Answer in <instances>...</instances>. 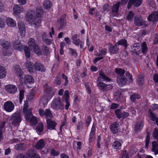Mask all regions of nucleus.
<instances>
[{
    "label": "nucleus",
    "instance_id": "obj_35",
    "mask_svg": "<svg viewBox=\"0 0 158 158\" xmlns=\"http://www.w3.org/2000/svg\"><path fill=\"white\" fill-rule=\"evenodd\" d=\"M139 95L137 94H132L130 96V100L132 102H134L136 99H139L141 98Z\"/></svg>",
    "mask_w": 158,
    "mask_h": 158
},
{
    "label": "nucleus",
    "instance_id": "obj_14",
    "mask_svg": "<svg viewBox=\"0 0 158 158\" xmlns=\"http://www.w3.org/2000/svg\"><path fill=\"white\" fill-rule=\"evenodd\" d=\"M13 12L16 15H19L20 13L24 11L23 7L19 5L15 4L13 7Z\"/></svg>",
    "mask_w": 158,
    "mask_h": 158
},
{
    "label": "nucleus",
    "instance_id": "obj_58",
    "mask_svg": "<svg viewBox=\"0 0 158 158\" xmlns=\"http://www.w3.org/2000/svg\"><path fill=\"white\" fill-rule=\"evenodd\" d=\"M54 81L56 83L57 85H60L61 84V79L58 76H57L54 79Z\"/></svg>",
    "mask_w": 158,
    "mask_h": 158
},
{
    "label": "nucleus",
    "instance_id": "obj_54",
    "mask_svg": "<svg viewBox=\"0 0 158 158\" xmlns=\"http://www.w3.org/2000/svg\"><path fill=\"white\" fill-rule=\"evenodd\" d=\"M69 52L72 56L75 57L77 56V53L75 50L71 48H69Z\"/></svg>",
    "mask_w": 158,
    "mask_h": 158
},
{
    "label": "nucleus",
    "instance_id": "obj_62",
    "mask_svg": "<svg viewBox=\"0 0 158 158\" xmlns=\"http://www.w3.org/2000/svg\"><path fill=\"white\" fill-rule=\"evenodd\" d=\"M150 136L149 134L148 133L146 136V143H145V147L146 148L148 147V146L149 143Z\"/></svg>",
    "mask_w": 158,
    "mask_h": 158
},
{
    "label": "nucleus",
    "instance_id": "obj_48",
    "mask_svg": "<svg viewBox=\"0 0 158 158\" xmlns=\"http://www.w3.org/2000/svg\"><path fill=\"white\" fill-rule=\"evenodd\" d=\"M134 15V12L132 11H130L127 17V19L129 21L132 20Z\"/></svg>",
    "mask_w": 158,
    "mask_h": 158
},
{
    "label": "nucleus",
    "instance_id": "obj_3",
    "mask_svg": "<svg viewBox=\"0 0 158 158\" xmlns=\"http://www.w3.org/2000/svg\"><path fill=\"white\" fill-rule=\"evenodd\" d=\"M51 107L53 109L56 110L64 109V105L61 101L60 97L56 98L53 100L51 103Z\"/></svg>",
    "mask_w": 158,
    "mask_h": 158
},
{
    "label": "nucleus",
    "instance_id": "obj_32",
    "mask_svg": "<svg viewBox=\"0 0 158 158\" xmlns=\"http://www.w3.org/2000/svg\"><path fill=\"white\" fill-rule=\"evenodd\" d=\"M110 52L113 54L116 53L118 51V48L116 45L114 46L111 44L109 48Z\"/></svg>",
    "mask_w": 158,
    "mask_h": 158
},
{
    "label": "nucleus",
    "instance_id": "obj_27",
    "mask_svg": "<svg viewBox=\"0 0 158 158\" xmlns=\"http://www.w3.org/2000/svg\"><path fill=\"white\" fill-rule=\"evenodd\" d=\"M121 144L118 141L114 142L112 144V147L114 150L116 151L121 149Z\"/></svg>",
    "mask_w": 158,
    "mask_h": 158
},
{
    "label": "nucleus",
    "instance_id": "obj_24",
    "mask_svg": "<svg viewBox=\"0 0 158 158\" xmlns=\"http://www.w3.org/2000/svg\"><path fill=\"white\" fill-rule=\"evenodd\" d=\"M7 25L9 27H14L16 26V23L13 19L11 18H7L6 20Z\"/></svg>",
    "mask_w": 158,
    "mask_h": 158
},
{
    "label": "nucleus",
    "instance_id": "obj_55",
    "mask_svg": "<svg viewBox=\"0 0 158 158\" xmlns=\"http://www.w3.org/2000/svg\"><path fill=\"white\" fill-rule=\"evenodd\" d=\"M24 91L23 89H21L19 93V102H22V100L23 99L24 96Z\"/></svg>",
    "mask_w": 158,
    "mask_h": 158
},
{
    "label": "nucleus",
    "instance_id": "obj_41",
    "mask_svg": "<svg viewBox=\"0 0 158 158\" xmlns=\"http://www.w3.org/2000/svg\"><path fill=\"white\" fill-rule=\"evenodd\" d=\"M36 13L37 16H41L43 13L42 8L41 7H37L36 10Z\"/></svg>",
    "mask_w": 158,
    "mask_h": 158
},
{
    "label": "nucleus",
    "instance_id": "obj_23",
    "mask_svg": "<svg viewBox=\"0 0 158 158\" xmlns=\"http://www.w3.org/2000/svg\"><path fill=\"white\" fill-rule=\"evenodd\" d=\"M57 23L58 25L60 26V27L58 29V30H59L63 29L66 25L65 20L62 18L57 20Z\"/></svg>",
    "mask_w": 158,
    "mask_h": 158
},
{
    "label": "nucleus",
    "instance_id": "obj_2",
    "mask_svg": "<svg viewBox=\"0 0 158 158\" xmlns=\"http://www.w3.org/2000/svg\"><path fill=\"white\" fill-rule=\"evenodd\" d=\"M44 93L46 94L44 95L40 100V102H44L43 103L44 104V103H46L47 102V100L48 99L51 98L54 95V94H51V95L49 96V95L48 96L47 94H50L51 92L52 91V88L49 86L47 84H46L44 86Z\"/></svg>",
    "mask_w": 158,
    "mask_h": 158
},
{
    "label": "nucleus",
    "instance_id": "obj_56",
    "mask_svg": "<svg viewBox=\"0 0 158 158\" xmlns=\"http://www.w3.org/2000/svg\"><path fill=\"white\" fill-rule=\"evenodd\" d=\"M27 121H31V123L35 124L37 123V120L36 118L34 116H31L30 118V119Z\"/></svg>",
    "mask_w": 158,
    "mask_h": 158
},
{
    "label": "nucleus",
    "instance_id": "obj_19",
    "mask_svg": "<svg viewBox=\"0 0 158 158\" xmlns=\"http://www.w3.org/2000/svg\"><path fill=\"white\" fill-rule=\"evenodd\" d=\"M18 27L20 31V34L21 36L25 35L26 31L25 25L23 22H20L18 24Z\"/></svg>",
    "mask_w": 158,
    "mask_h": 158
},
{
    "label": "nucleus",
    "instance_id": "obj_47",
    "mask_svg": "<svg viewBox=\"0 0 158 158\" xmlns=\"http://www.w3.org/2000/svg\"><path fill=\"white\" fill-rule=\"evenodd\" d=\"M69 91L66 90L64 91V94L63 97V98H64L65 101H68L69 99Z\"/></svg>",
    "mask_w": 158,
    "mask_h": 158
},
{
    "label": "nucleus",
    "instance_id": "obj_50",
    "mask_svg": "<svg viewBox=\"0 0 158 158\" xmlns=\"http://www.w3.org/2000/svg\"><path fill=\"white\" fill-rule=\"evenodd\" d=\"M106 51L107 50L106 48L100 50L99 53H98V54L96 55L98 56L105 55L106 54Z\"/></svg>",
    "mask_w": 158,
    "mask_h": 158
},
{
    "label": "nucleus",
    "instance_id": "obj_9",
    "mask_svg": "<svg viewBox=\"0 0 158 158\" xmlns=\"http://www.w3.org/2000/svg\"><path fill=\"white\" fill-rule=\"evenodd\" d=\"M143 0H129L127 4V8L129 9L133 5L135 7H137L141 5Z\"/></svg>",
    "mask_w": 158,
    "mask_h": 158
},
{
    "label": "nucleus",
    "instance_id": "obj_5",
    "mask_svg": "<svg viewBox=\"0 0 158 158\" xmlns=\"http://www.w3.org/2000/svg\"><path fill=\"white\" fill-rule=\"evenodd\" d=\"M115 112L117 117L119 119H124L129 115L128 113L123 111L119 109L115 110Z\"/></svg>",
    "mask_w": 158,
    "mask_h": 158
},
{
    "label": "nucleus",
    "instance_id": "obj_17",
    "mask_svg": "<svg viewBox=\"0 0 158 158\" xmlns=\"http://www.w3.org/2000/svg\"><path fill=\"white\" fill-rule=\"evenodd\" d=\"M26 158H40V156L35 153L32 150L29 151L26 155Z\"/></svg>",
    "mask_w": 158,
    "mask_h": 158
},
{
    "label": "nucleus",
    "instance_id": "obj_11",
    "mask_svg": "<svg viewBox=\"0 0 158 158\" xmlns=\"http://www.w3.org/2000/svg\"><path fill=\"white\" fill-rule=\"evenodd\" d=\"M14 72L17 76L19 77L20 79H22L23 76V73L21 68L19 65H16L14 67Z\"/></svg>",
    "mask_w": 158,
    "mask_h": 158
},
{
    "label": "nucleus",
    "instance_id": "obj_21",
    "mask_svg": "<svg viewBox=\"0 0 158 158\" xmlns=\"http://www.w3.org/2000/svg\"><path fill=\"white\" fill-rule=\"evenodd\" d=\"M45 143L44 140L41 139L39 140L35 145V148L37 150H41L45 146Z\"/></svg>",
    "mask_w": 158,
    "mask_h": 158
},
{
    "label": "nucleus",
    "instance_id": "obj_31",
    "mask_svg": "<svg viewBox=\"0 0 158 158\" xmlns=\"http://www.w3.org/2000/svg\"><path fill=\"white\" fill-rule=\"evenodd\" d=\"M24 81L26 83H33L34 80L33 77L30 75H26L24 77Z\"/></svg>",
    "mask_w": 158,
    "mask_h": 158
},
{
    "label": "nucleus",
    "instance_id": "obj_8",
    "mask_svg": "<svg viewBox=\"0 0 158 158\" xmlns=\"http://www.w3.org/2000/svg\"><path fill=\"white\" fill-rule=\"evenodd\" d=\"M110 128L112 132L114 134L119 132L120 130L119 124L117 122L113 123L110 125Z\"/></svg>",
    "mask_w": 158,
    "mask_h": 158
},
{
    "label": "nucleus",
    "instance_id": "obj_20",
    "mask_svg": "<svg viewBox=\"0 0 158 158\" xmlns=\"http://www.w3.org/2000/svg\"><path fill=\"white\" fill-rule=\"evenodd\" d=\"M0 44L3 48L6 49H9L11 45L10 42L3 39H1L0 40Z\"/></svg>",
    "mask_w": 158,
    "mask_h": 158
},
{
    "label": "nucleus",
    "instance_id": "obj_7",
    "mask_svg": "<svg viewBox=\"0 0 158 158\" xmlns=\"http://www.w3.org/2000/svg\"><path fill=\"white\" fill-rule=\"evenodd\" d=\"M15 106L14 103L10 101L6 102L4 105V110L8 112L12 111L14 109Z\"/></svg>",
    "mask_w": 158,
    "mask_h": 158
},
{
    "label": "nucleus",
    "instance_id": "obj_63",
    "mask_svg": "<svg viewBox=\"0 0 158 158\" xmlns=\"http://www.w3.org/2000/svg\"><path fill=\"white\" fill-rule=\"evenodd\" d=\"M114 95V98L115 99L118 100L120 98V92L118 90L116 91L115 92Z\"/></svg>",
    "mask_w": 158,
    "mask_h": 158
},
{
    "label": "nucleus",
    "instance_id": "obj_16",
    "mask_svg": "<svg viewBox=\"0 0 158 158\" xmlns=\"http://www.w3.org/2000/svg\"><path fill=\"white\" fill-rule=\"evenodd\" d=\"M148 19L150 21H157L158 20V11H155L150 15L148 17Z\"/></svg>",
    "mask_w": 158,
    "mask_h": 158
},
{
    "label": "nucleus",
    "instance_id": "obj_30",
    "mask_svg": "<svg viewBox=\"0 0 158 158\" xmlns=\"http://www.w3.org/2000/svg\"><path fill=\"white\" fill-rule=\"evenodd\" d=\"M158 140L157 142L154 141L152 142V150L154 152L155 155L158 154Z\"/></svg>",
    "mask_w": 158,
    "mask_h": 158
},
{
    "label": "nucleus",
    "instance_id": "obj_1",
    "mask_svg": "<svg viewBox=\"0 0 158 158\" xmlns=\"http://www.w3.org/2000/svg\"><path fill=\"white\" fill-rule=\"evenodd\" d=\"M99 76L98 78L97 84L99 89L102 91H106L107 85L102 82L101 81L102 80L104 81H110V79L106 76L104 72L100 71L99 73Z\"/></svg>",
    "mask_w": 158,
    "mask_h": 158
},
{
    "label": "nucleus",
    "instance_id": "obj_51",
    "mask_svg": "<svg viewBox=\"0 0 158 158\" xmlns=\"http://www.w3.org/2000/svg\"><path fill=\"white\" fill-rule=\"evenodd\" d=\"M37 131L39 133L41 132L43 130L44 127L42 123H39L36 127Z\"/></svg>",
    "mask_w": 158,
    "mask_h": 158
},
{
    "label": "nucleus",
    "instance_id": "obj_45",
    "mask_svg": "<svg viewBox=\"0 0 158 158\" xmlns=\"http://www.w3.org/2000/svg\"><path fill=\"white\" fill-rule=\"evenodd\" d=\"M118 45H123L126 48L127 46V42L125 39H121L118 42Z\"/></svg>",
    "mask_w": 158,
    "mask_h": 158
},
{
    "label": "nucleus",
    "instance_id": "obj_39",
    "mask_svg": "<svg viewBox=\"0 0 158 158\" xmlns=\"http://www.w3.org/2000/svg\"><path fill=\"white\" fill-rule=\"evenodd\" d=\"M144 79L143 77L141 75H139L137 79V82L139 85H143L144 82Z\"/></svg>",
    "mask_w": 158,
    "mask_h": 158
},
{
    "label": "nucleus",
    "instance_id": "obj_33",
    "mask_svg": "<svg viewBox=\"0 0 158 158\" xmlns=\"http://www.w3.org/2000/svg\"><path fill=\"white\" fill-rule=\"evenodd\" d=\"M35 15V12L34 11H31V12L28 13L27 15V17L28 20L31 23H32L34 22Z\"/></svg>",
    "mask_w": 158,
    "mask_h": 158
},
{
    "label": "nucleus",
    "instance_id": "obj_22",
    "mask_svg": "<svg viewBox=\"0 0 158 158\" xmlns=\"http://www.w3.org/2000/svg\"><path fill=\"white\" fill-rule=\"evenodd\" d=\"M13 46L15 49L19 50H21L23 48V45L19 40H15L13 43Z\"/></svg>",
    "mask_w": 158,
    "mask_h": 158
},
{
    "label": "nucleus",
    "instance_id": "obj_61",
    "mask_svg": "<svg viewBox=\"0 0 158 158\" xmlns=\"http://www.w3.org/2000/svg\"><path fill=\"white\" fill-rule=\"evenodd\" d=\"M83 123L81 122L80 121L78 122V124L77 126V128L78 130L81 131L83 129Z\"/></svg>",
    "mask_w": 158,
    "mask_h": 158
},
{
    "label": "nucleus",
    "instance_id": "obj_40",
    "mask_svg": "<svg viewBox=\"0 0 158 158\" xmlns=\"http://www.w3.org/2000/svg\"><path fill=\"white\" fill-rule=\"evenodd\" d=\"M33 49L35 52L38 55H41V51L40 47L38 45L32 48Z\"/></svg>",
    "mask_w": 158,
    "mask_h": 158
},
{
    "label": "nucleus",
    "instance_id": "obj_4",
    "mask_svg": "<svg viewBox=\"0 0 158 158\" xmlns=\"http://www.w3.org/2000/svg\"><path fill=\"white\" fill-rule=\"evenodd\" d=\"M10 119L12 125L15 126H19L22 120L21 113L16 112L11 115Z\"/></svg>",
    "mask_w": 158,
    "mask_h": 158
},
{
    "label": "nucleus",
    "instance_id": "obj_43",
    "mask_svg": "<svg viewBox=\"0 0 158 158\" xmlns=\"http://www.w3.org/2000/svg\"><path fill=\"white\" fill-rule=\"evenodd\" d=\"M41 16H37L35 19L34 18V22L32 23L35 25H37L39 26V23L41 22Z\"/></svg>",
    "mask_w": 158,
    "mask_h": 158
},
{
    "label": "nucleus",
    "instance_id": "obj_60",
    "mask_svg": "<svg viewBox=\"0 0 158 158\" xmlns=\"http://www.w3.org/2000/svg\"><path fill=\"white\" fill-rule=\"evenodd\" d=\"M62 77L63 79L65 80V82L64 83V85H67L69 83V81L68 80V77L63 73L62 74Z\"/></svg>",
    "mask_w": 158,
    "mask_h": 158
},
{
    "label": "nucleus",
    "instance_id": "obj_64",
    "mask_svg": "<svg viewBox=\"0 0 158 158\" xmlns=\"http://www.w3.org/2000/svg\"><path fill=\"white\" fill-rule=\"evenodd\" d=\"M137 158H153V157L151 156H147L145 155H137Z\"/></svg>",
    "mask_w": 158,
    "mask_h": 158
},
{
    "label": "nucleus",
    "instance_id": "obj_49",
    "mask_svg": "<svg viewBox=\"0 0 158 158\" xmlns=\"http://www.w3.org/2000/svg\"><path fill=\"white\" fill-rule=\"evenodd\" d=\"M35 94V93L34 90L33 89H31L28 96V98L30 100H32L34 98Z\"/></svg>",
    "mask_w": 158,
    "mask_h": 158
},
{
    "label": "nucleus",
    "instance_id": "obj_18",
    "mask_svg": "<svg viewBox=\"0 0 158 158\" xmlns=\"http://www.w3.org/2000/svg\"><path fill=\"white\" fill-rule=\"evenodd\" d=\"M46 121L47 127L48 129L53 130L55 129V126L57 124L55 121L48 118L46 120Z\"/></svg>",
    "mask_w": 158,
    "mask_h": 158
},
{
    "label": "nucleus",
    "instance_id": "obj_34",
    "mask_svg": "<svg viewBox=\"0 0 158 158\" xmlns=\"http://www.w3.org/2000/svg\"><path fill=\"white\" fill-rule=\"evenodd\" d=\"M25 147V145L23 143H21L16 145L15 146L16 150H24Z\"/></svg>",
    "mask_w": 158,
    "mask_h": 158
},
{
    "label": "nucleus",
    "instance_id": "obj_6",
    "mask_svg": "<svg viewBox=\"0 0 158 158\" xmlns=\"http://www.w3.org/2000/svg\"><path fill=\"white\" fill-rule=\"evenodd\" d=\"M40 115L41 116H45L46 118H51L52 117V114L51 111L49 109H47L45 111L41 109L39 110Z\"/></svg>",
    "mask_w": 158,
    "mask_h": 158
},
{
    "label": "nucleus",
    "instance_id": "obj_13",
    "mask_svg": "<svg viewBox=\"0 0 158 158\" xmlns=\"http://www.w3.org/2000/svg\"><path fill=\"white\" fill-rule=\"evenodd\" d=\"M134 22L135 24L137 26H141L144 23V21L142 17L139 15L135 17Z\"/></svg>",
    "mask_w": 158,
    "mask_h": 158
},
{
    "label": "nucleus",
    "instance_id": "obj_59",
    "mask_svg": "<svg viewBox=\"0 0 158 158\" xmlns=\"http://www.w3.org/2000/svg\"><path fill=\"white\" fill-rule=\"evenodd\" d=\"M153 136L155 139H158V129H155L153 132Z\"/></svg>",
    "mask_w": 158,
    "mask_h": 158
},
{
    "label": "nucleus",
    "instance_id": "obj_37",
    "mask_svg": "<svg viewBox=\"0 0 158 158\" xmlns=\"http://www.w3.org/2000/svg\"><path fill=\"white\" fill-rule=\"evenodd\" d=\"M28 45L32 50V48L37 45L35 43V40L32 38H30L28 41Z\"/></svg>",
    "mask_w": 158,
    "mask_h": 158
},
{
    "label": "nucleus",
    "instance_id": "obj_26",
    "mask_svg": "<svg viewBox=\"0 0 158 158\" xmlns=\"http://www.w3.org/2000/svg\"><path fill=\"white\" fill-rule=\"evenodd\" d=\"M120 3V2H118L113 5L111 9V12L112 13H117L118 12Z\"/></svg>",
    "mask_w": 158,
    "mask_h": 158
},
{
    "label": "nucleus",
    "instance_id": "obj_29",
    "mask_svg": "<svg viewBox=\"0 0 158 158\" xmlns=\"http://www.w3.org/2000/svg\"><path fill=\"white\" fill-rule=\"evenodd\" d=\"M144 123L143 121L141 120L136 123L135 127V130L138 131L141 130L144 126Z\"/></svg>",
    "mask_w": 158,
    "mask_h": 158
},
{
    "label": "nucleus",
    "instance_id": "obj_15",
    "mask_svg": "<svg viewBox=\"0 0 158 158\" xmlns=\"http://www.w3.org/2000/svg\"><path fill=\"white\" fill-rule=\"evenodd\" d=\"M34 69L37 71L44 72L46 69L44 65L42 64L37 62L34 64Z\"/></svg>",
    "mask_w": 158,
    "mask_h": 158
},
{
    "label": "nucleus",
    "instance_id": "obj_12",
    "mask_svg": "<svg viewBox=\"0 0 158 158\" xmlns=\"http://www.w3.org/2000/svg\"><path fill=\"white\" fill-rule=\"evenodd\" d=\"M5 89L8 92L11 94H15L17 91L16 86L13 85H8L5 86Z\"/></svg>",
    "mask_w": 158,
    "mask_h": 158
},
{
    "label": "nucleus",
    "instance_id": "obj_53",
    "mask_svg": "<svg viewBox=\"0 0 158 158\" xmlns=\"http://www.w3.org/2000/svg\"><path fill=\"white\" fill-rule=\"evenodd\" d=\"M150 119L153 121H155L156 119L158 118L157 117L156 114L151 112L150 113Z\"/></svg>",
    "mask_w": 158,
    "mask_h": 158
},
{
    "label": "nucleus",
    "instance_id": "obj_36",
    "mask_svg": "<svg viewBox=\"0 0 158 158\" xmlns=\"http://www.w3.org/2000/svg\"><path fill=\"white\" fill-rule=\"evenodd\" d=\"M115 72L118 76H124L123 75L125 73V70L121 68H116Z\"/></svg>",
    "mask_w": 158,
    "mask_h": 158
},
{
    "label": "nucleus",
    "instance_id": "obj_57",
    "mask_svg": "<svg viewBox=\"0 0 158 158\" xmlns=\"http://www.w3.org/2000/svg\"><path fill=\"white\" fill-rule=\"evenodd\" d=\"M50 153L52 156H57L60 154V152L59 151H57L54 149H52Z\"/></svg>",
    "mask_w": 158,
    "mask_h": 158
},
{
    "label": "nucleus",
    "instance_id": "obj_38",
    "mask_svg": "<svg viewBox=\"0 0 158 158\" xmlns=\"http://www.w3.org/2000/svg\"><path fill=\"white\" fill-rule=\"evenodd\" d=\"M25 113V118L26 120H29L30 118L32 116L31 111L30 109H28L26 111L24 112Z\"/></svg>",
    "mask_w": 158,
    "mask_h": 158
},
{
    "label": "nucleus",
    "instance_id": "obj_44",
    "mask_svg": "<svg viewBox=\"0 0 158 158\" xmlns=\"http://www.w3.org/2000/svg\"><path fill=\"white\" fill-rule=\"evenodd\" d=\"M52 6L51 2L49 1H46L44 2V7L45 9H49Z\"/></svg>",
    "mask_w": 158,
    "mask_h": 158
},
{
    "label": "nucleus",
    "instance_id": "obj_10",
    "mask_svg": "<svg viewBox=\"0 0 158 158\" xmlns=\"http://www.w3.org/2000/svg\"><path fill=\"white\" fill-rule=\"evenodd\" d=\"M117 82L120 86H123L127 84V80L124 76H118Z\"/></svg>",
    "mask_w": 158,
    "mask_h": 158
},
{
    "label": "nucleus",
    "instance_id": "obj_25",
    "mask_svg": "<svg viewBox=\"0 0 158 158\" xmlns=\"http://www.w3.org/2000/svg\"><path fill=\"white\" fill-rule=\"evenodd\" d=\"M34 64L31 62H27V63L26 66L27 70L30 73L33 72L34 69Z\"/></svg>",
    "mask_w": 158,
    "mask_h": 158
},
{
    "label": "nucleus",
    "instance_id": "obj_52",
    "mask_svg": "<svg viewBox=\"0 0 158 158\" xmlns=\"http://www.w3.org/2000/svg\"><path fill=\"white\" fill-rule=\"evenodd\" d=\"M42 50L44 53L46 55L49 54L50 52L49 49L45 46H43L42 48Z\"/></svg>",
    "mask_w": 158,
    "mask_h": 158
},
{
    "label": "nucleus",
    "instance_id": "obj_42",
    "mask_svg": "<svg viewBox=\"0 0 158 158\" xmlns=\"http://www.w3.org/2000/svg\"><path fill=\"white\" fill-rule=\"evenodd\" d=\"M141 50L143 53H146L148 50L147 44L145 42H143L141 45Z\"/></svg>",
    "mask_w": 158,
    "mask_h": 158
},
{
    "label": "nucleus",
    "instance_id": "obj_46",
    "mask_svg": "<svg viewBox=\"0 0 158 158\" xmlns=\"http://www.w3.org/2000/svg\"><path fill=\"white\" fill-rule=\"evenodd\" d=\"M140 44L139 43H135L133 44L131 47V49L133 50L136 51L139 49L140 47Z\"/></svg>",
    "mask_w": 158,
    "mask_h": 158
},
{
    "label": "nucleus",
    "instance_id": "obj_28",
    "mask_svg": "<svg viewBox=\"0 0 158 158\" xmlns=\"http://www.w3.org/2000/svg\"><path fill=\"white\" fill-rule=\"evenodd\" d=\"M6 71L4 67L0 65V79L4 78L6 76Z\"/></svg>",
    "mask_w": 158,
    "mask_h": 158
}]
</instances>
